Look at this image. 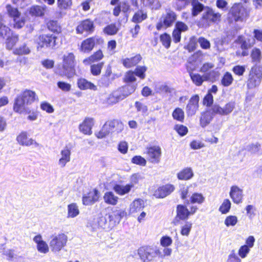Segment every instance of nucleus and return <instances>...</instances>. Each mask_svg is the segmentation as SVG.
I'll return each mask as SVG.
<instances>
[{"instance_id": "obj_1", "label": "nucleus", "mask_w": 262, "mask_h": 262, "mask_svg": "<svg viewBox=\"0 0 262 262\" xmlns=\"http://www.w3.org/2000/svg\"><path fill=\"white\" fill-rule=\"evenodd\" d=\"M235 108V102L230 101L222 107L217 104H214L211 107L206 109L202 113L200 120V125L205 127L211 121L214 116L217 114L221 116H227L230 114Z\"/></svg>"}, {"instance_id": "obj_2", "label": "nucleus", "mask_w": 262, "mask_h": 262, "mask_svg": "<svg viewBox=\"0 0 262 262\" xmlns=\"http://www.w3.org/2000/svg\"><path fill=\"white\" fill-rule=\"evenodd\" d=\"M35 98L36 94L34 92L26 90L15 98L13 104L14 111L19 114L24 112L30 114L31 111L26 110L25 106L31 104L34 101Z\"/></svg>"}, {"instance_id": "obj_3", "label": "nucleus", "mask_w": 262, "mask_h": 262, "mask_svg": "<svg viewBox=\"0 0 262 262\" xmlns=\"http://www.w3.org/2000/svg\"><path fill=\"white\" fill-rule=\"evenodd\" d=\"M249 16L246 8L240 4H235L231 8L229 17L235 21H243Z\"/></svg>"}, {"instance_id": "obj_4", "label": "nucleus", "mask_w": 262, "mask_h": 262, "mask_svg": "<svg viewBox=\"0 0 262 262\" xmlns=\"http://www.w3.org/2000/svg\"><path fill=\"white\" fill-rule=\"evenodd\" d=\"M262 79V67H252L249 73L247 86L249 89L259 85Z\"/></svg>"}, {"instance_id": "obj_5", "label": "nucleus", "mask_w": 262, "mask_h": 262, "mask_svg": "<svg viewBox=\"0 0 262 262\" xmlns=\"http://www.w3.org/2000/svg\"><path fill=\"white\" fill-rule=\"evenodd\" d=\"M160 253L159 250L150 246H143L138 250V254L143 262H150Z\"/></svg>"}, {"instance_id": "obj_6", "label": "nucleus", "mask_w": 262, "mask_h": 262, "mask_svg": "<svg viewBox=\"0 0 262 262\" xmlns=\"http://www.w3.org/2000/svg\"><path fill=\"white\" fill-rule=\"evenodd\" d=\"M6 10L9 15L13 18L14 28L19 29L24 26L25 19L24 17H20V13L17 8L12 7L10 5H7Z\"/></svg>"}, {"instance_id": "obj_7", "label": "nucleus", "mask_w": 262, "mask_h": 262, "mask_svg": "<svg viewBox=\"0 0 262 262\" xmlns=\"http://www.w3.org/2000/svg\"><path fill=\"white\" fill-rule=\"evenodd\" d=\"M147 70L146 67H137L134 72L129 71L127 72L124 78V80L126 83H132L136 80L135 76H138L141 79L145 77V72Z\"/></svg>"}, {"instance_id": "obj_8", "label": "nucleus", "mask_w": 262, "mask_h": 262, "mask_svg": "<svg viewBox=\"0 0 262 262\" xmlns=\"http://www.w3.org/2000/svg\"><path fill=\"white\" fill-rule=\"evenodd\" d=\"M221 15L218 12H215L212 9L206 7L202 14V21L209 24L211 23H216L221 20Z\"/></svg>"}, {"instance_id": "obj_9", "label": "nucleus", "mask_w": 262, "mask_h": 262, "mask_svg": "<svg viewBox=\"0 0 262 262\" xmlns=\"http://www.w3.org/2000/svg\"><path fill=\"white\" fill-rule=\"evenodd\" d=\"M176 19V14L173 11H170L163 18L161 19L160 21L157 24L156 28L158 30L162 28L166 29L172 26Z\"/></svg>"}, {"instance_id": "obj_10", "label": "nucleus", "mask_w": 262, "mask_h": 262, "mask_svg": "<svg viewBox=\"0 0 262 262\" xmlns=\"http://www.w3.org/2000/svg\"><path fill=\"white\" fill-rule=\"evenodd\" d=\"M75 67L77 70L79 67H56L55 72L61 76H66L68 78L72 77L74 75L79 76L81 73L80 71H76Z\"/></svg>"}, {"instance_id": "obj_11", "label": "nucleus", "mask_w": 262, "mask_h": 262, "mask_svg": "<svg viewBox=\"0 0 262 262\" xmlns=\"http://www.w3.org/2000/svg\"><path fill=\"white\" fill-rule=\"evenodd\" d=\"M67 242V236L64 234H59L51 241L50 245L53 251L58 252L66 245Z\"/></svg>"}, {"instance_id": "obj_12", "label": "nucleus", "mask_w": 262, "mask_h": 262, "mask_svg": "<svg viewBox=\"0 0 262 262\" xmlns=\"http://www.w3.org/2000/svg\"><path fill=\"white\" fill-rule=\"evenodd\" d=\"M199 96L196 94L190 98L186 107V112L188 116H192L195 114L199 109Z\"/></svg>"}, {"instance_id": "obj_13", "label": "nucleus", "mask_w": 262, "mask_h": 262, "mask_svg": "<svg viewBox=\"0 0 262 262\" xmlns=\"http://www.w3.org/2000/svg\"><path fill=\"white\" fill-rule=\"evenodd\" d=\"M147 155L149 160L152 163H158L161 156V148L159 146H152L147 148Z\"/></svg>"}, {"instance_id": "obj_14", "label": "nucleus", "mask_w": 262, "mask_h": 262, "mask_svg": "<svg viewBox=\"0 0 262 262\" xmlns=\"http://www.w3.org/2000/svg\"><path fill=\"white\" fill-rule=\"evenodd\" d=\"M176 213L177 215L173 220L175 224H178L180 220H187L189 216V210L184 205H178L176 208Z\"/></svg>"}, {"instance_id": "obj_15", "label": "nucleus", "mask_w": 262, "mask_h": 262, "mask_svg": "<svg viewBox=\"0 0 262 262\" xmlns=\"http://www.w3.org/2000/svg\"><path fill=\"white\" fill-rule=\"evenodd\" d=\"M174 190V187L172 184H167L160 186L157 189L154 195L156 198H164L171 193Z\"/></svg>"}, {"instance_id": "obj_16", "label": "nucleus", "mask_w": 262, "mask_h": 262, "mask_svg": "<svg viewBox=\"0 0 262 262\" xmlns=\"http://www.w3.org/2000/svg\"><path fill=\"white\" fill-rule=\"evenodd\" d=\"M56 37L52 34H42L38 37V43L41 47H54L56 45Z\"/></svg>"}, {"instance_id": "obj_17", "label": "nucleus", "mask_w": 262, "mask_h": 262, "mask_svg": "<svg viewBox=\"0 0 262 262\" xmlns=\"http://www.w3.org/2000/svg\"><path fill=\"white\" fill-rule=\"evenodd\" d=\"M99 198V192L97 189L90 191L82 196V203L84 205L89 206L94 204L97 202Z\"/></svg>"}, {"instance_id": "obj_18", "label": "nucleus", "mask_w": 262, "mask_h": 262, "mask_svg": "<svg viewBox=\"0 0 262 262\" xmlns=\"http://www.w3.org/2000/svg\"><path fill=\"white\" fill-rule=\"evenodd\" d=\"M125 212L121 209H115L112 212L106 214L109 222L112 225L119 224L122 217L125 215Z\"/></svg>"}, {"instance_id": "obj_19", "label": "nucleus", "mask_w": 262, "mask_h": 262, "mask_svg": "<svg viewBox=\"0 0 262 262\" xmlns=\"http://www.w3.org/2000/svg\"><path fill=\"white\" fill-rule=\"evenodd\" d=\"M94 30V23L90 19L82 21L76 28V32L79 34H82L84 32L92 33Z\"/></svg>"}, {"instance_id": "obj_20", "label": "nucleus", "mask_w": 262, "mask_h": 262, "mask_svg": "<svg viewBox=\"0 0 262 262\" xmlns=\"http://www.w3.org/2000/svg\"><path fill=\"white\" fill-rule=\"evenodd\" d=\"M207 68L203 74V77L205 81H210L213 82L215 81L219 77L220 73L216 70H212L213 67H202L201 70H204Z\"/></svg>"}, {"instance_id": "obj_21", "label": "nucleus", "mask_w": 262, "mask_h": 262, "mask_svg": "<svg viewBox=\"0 0 262 262\" xmlns=\"http://www.w3.org/2000/svg\"><path fill=\"white\" fill-rule=\"evenodd\" d=\"M101 40L98 37H93L86 39L83 41L81 45L80 49L82 52H89L94 48L96 41Z\"/></svg>"}, {"instance_id": "obj_22", "label": "nucleus", "mask_w": 262, "mask_h": 262, "mask_svg": "<svg viewBox=\"0 0 262 262\" xmlns=\"http://www.w3.org/2000/svg\"><path fill=\"white\" fill-rule=\"evenodd\" d=\"M230 196L234 203L239 204L242 202L243 190L237 186H233L231 187Z\"/></svg>"}, {"instance_id": "obj_23", "label": "nucleus", "mask_w": 262, "mask_h": 262, "mask_svg": "<svg viewBox=\"0 0 262 262\" xmlns=\"http://www.w3.org/2000/svg\"><path fill=\"white\" fill-rule=\"evenodd\" d=\"M125 98L121 90L118 88L109 95L107 98V103L110 104H116Z\"/></svg>"}, {"instance_id": "obj_24", "label": "nucleus", "mask_w": 262, "mask_h": 262, "mask_svg": "<svg viewBox=\"0 0 262 262\" xmlns=\"http://www.w3.org/2000/svg\"><path fill=\"white\" fill-rule=\"evenodd\" d=\"M33 241L37 244V249L39 252L46 253L49 251L48 246L45 242L42 240L40 235H36L33 238Z\"/></svg>"}, {"instance_id": "obj_25", "label": "nucleus", "mask_w": 262, "mask_h": 262, "mask_svg": "<svg viewBox=\"0 0 262 262\" xmlns=\"http://www.w3.org/2000/svg\"><path fill=\"white\" fill-rule=\"evenodd\" d=\"M134 187L133 184H127L126 185L115 184L113 187V190L119 195H123L128 193Z\"/></svg>"}, {"instance_id": "obj_26", "label": "nucleus", "mask_w": 262, "mask_h": 262, "mask_svg": "<svg viewBox=\"0 0 262 262\" xmlns=\"http://www.w3.org/2000/svg\"><path fill=\"white\" fill-rule=\"evenodd\" d=\"M61 157L59 160L58 164L61 167H63L70 161L71 151L67 147H66L61 151Z\"/></svg>"}, {"instance_id": "obj_27", "label": "nucleus", "mask_w": 262, "mask_h": 262, "mask_svg": "<svg viewBox=\"0 0 262 262\" xmlns=\"http://www.w3.org/2000/svg\"><path fill=\"white\" fill-rule=\"evenodd\" d=\"M48 11V8L46 5L34 6L30 9V13L35 16H42Z\"/></svg>"}, {"instance_id": "obj_28", "label": "nucleus", "mask_w": 262, "mask_h": 262, "mask_svg": "<svg viewBox=\"0 0 262 262\" xmlns=\"http://www.w3.org/2000/svg\"><path fill=\"white\" fill-rule=\"evenodd\" d=\"M77 84L78 88L82 90L90 89L95 91L97 89L96 86L84 78L79 79L77 81Z\"/></svg>"}, {"instance_id": "obj_29", "label": "nucleus", "mask_w": 262, "mask_h": 262, "mask_svg": "<svg viewBox=\"0 0 262 262\" xmlns=\"http://www.w3.org/2000/svg\"><path fill=\"white\" fill-rule=\"evenodd\" d=\"M17 142L22 145L30 146L36 142L32 139H28L26 132L21 133L16 138Z\"/></svg>"}, {"instance_id": "obj_30", "label": "nucleus", "mask_w": 262, "mask_h": 262, "mask_svg": "<svg viewBox=\"0 0 262 262\" xmlns=\"http://www.w3.org/2000/svg\"><path fill=\"white\" fill-rule=\"evenodd\" d=\"M193 176V172L190 167H187L183 169L177 174L178 178L179 180H188Z\"/></svg>"}, {"instance_id": "obj_31", "label": "nucleus", "mask_w": 262, "mask_h": 262, "mask_svg": "<svg viewBox=\"0 0 262 262\" xmlns=\"http://www.w3.org/2000/svg\"><path fill=\"white\" fill-rule=\"evenodd\" d=\"M103 199L106 204L115 205L118 203V198L113 192L107 191L104 193Z\"/></svg>"}, {"instance_id": "obj_32", "label": "nucleus", "mask_w": 262, "mask_h": 262, "mask_svg": "<svg viewBox=\"0 0 262 262\" xmlns=\"http://www.w3.org/2000/svg\"><path fill=\"white\" fill-rule=\"evenodd\" d=\"M238 41L241 45V48L242 49L246 50L252 47L255 42L253 38L246 39L242 36L238 38Z\"/></svg>"}, {"instance_id": "obj_33", "label": "nucleus", "mask_w": 262, "mask_h": 262, "mask_svg": "<svg viewBox=\"0 0 262 262\" xmlns=\"http://www.w3.org/2000/svg\"><path fill=\"white\" fill-rule=\"evenodd\" d=\"M103 57V54L101 51L99 50L95 52L93 55L89 57L87 59H85L83 61V63L85 64H91L95 62H97Z\"/></svg>"}, {"instance_id": "obj_34", "label": "nucleus", "mask_w": 262, "mask_h": 262, "mask_svg": "<svg viewBox=\"0 0 262 262\" xmlns=\"http://www.w3.org/2000/svg\"><path fill=\"white\" fill-rule=\"evenodd\" d=\"M142 60V57L140 55L138 54L131 58H126L122 59V64L124 66L127 64L130 66H136L140 63Z\"/></svg>"}, {"instance_id": "obj_35", "label": "nucleus", "mask_w": 262, "mask_h": 262, "mask_svg": "<svg viewBox=\"0 0 262 262\" xmlns=\"http://www.w3.org/2000/svg\"><path fill=\"white\" fill-rule=\"evenodd\" d=\"M63 66H72L76 64L75 57L72 53H66L62 57Z\"/></svg>"}, {"instance_id": "obj_36", "label": "nucleus", "mask_w": 262, "mask_h": 262, "mask_svg": "<svg viewBox=\"0 0 262 262\" xmlns=\"http://www.w3.org/2000/svg\"><path fill=\"white\" fill-rule=\"evenodd\" d=\"M125 98L128 96L135 91L136 85L134 83H128L119 88Z\"/></svg>"}, {"instance_id": "obj_37", "label": "nucleus", "mask_w": 262, "mask_h": 262, "mask_svg": "<svg viewBox=\"0 0 262 262\" xmlns=\"http://www.w3.org/2000/svg\"><path fill=\"white\" fill-rule=\"evenodd\" d=\"M144 207V203L142 199H138L135 200L130 204V212L132 213L137 212L143 208Z\"/></svg>"}, {"instance_id": "obj_38", "label": "nucleus", "mask_w": 262, "mask_h": 262, "mask_svg": "<svg viewBox=\"0 0 262 262\" xmlns=\"http://www.w3.org/2000/svg\"><path fill=\"white\" fill-rule=\"evenodd\" d=\"M190 3H191L192 6L191 12L193 16H196L203 10L204 11L205 8H204L203 5L200 3L198 0H192Z\"/></svg>"}, {"instance_id": "obj_39", "label": "nucleus", "mask_w": 262, "mask_h": 262, "mask_svg": "<svg viewBox=\"0 0 262 262\" xmlns=\"http://www.w3.org/2000/svg\"><path fill=\"white\" fill-rule=\"evenodd\" d=\"M79 214V210L76 203H72L68 206V217L73 218Z\"/></svg>"}, {"instance_id": "obj_40", "label": "nucleus", "mask_w": 262, "mask_h": 262, "mask_svg": "<svg viewBox=\"0 0 262 262\" xmlns=\"http://www.w3.org/2000/svg\"><path fill=\"white\" fill-rule=\"evenodd\" d=\"M147 18V14L143 10L136 12L132 18V21L135 23H139Z\"/></svg>"}, {"instance_id": "obj_41", "label": "nucleus", "mask_w": 262, "mask_h": 262, "mask_svg": "<svg viewBox=\"0 0 262 262\" xmlns=\"http://www.w3.org/2000/svg\"><path fill=\"white\" fill-rule=\"evenodd\" d=\"M172 116L174 120L183 122L184 120V112L182 108L177 107L173 110Z\"/></svg>"}, {"instance_id": "obj_42", "label": "nucleus", "mask_w": 262, "mask_h": 262, "mask_svg": "<svg viewBox=\"0 0 262 262\" xmlns=\"http://www.w3.org/2000/svg\"><path fill=\"white\" fill-rule=\"evenodd\" d=\"M119 30V28L114 24L107 25L103 29L104 32L109 35H113L117 34Z\"/></svg>"}, {"instance_id": "obj_43", "label": "nucleus", "mask_w": 262, "mask_h": 262, "mask_svg": "<svg viewBox=\"0 0 262 262\" xmlns=\"http://www.w3.org/2000/svg\"><path fill=\"white\" fill-rule=\"evenodd\" d=\"M108 123L105 122L102 126L101 130L96 134V137L99 139H102L107 136L111 132L110 129L107 125Z\"/></svg>"}, {"instance_id": "obj_44", "label": "nucleus", "mask_w": 262, "mask_h": 262, "mask_svg": "<svg viewBox=\"0 0 262 262\" xmlns=\"http://www.w3.org/2000/svg\"><path fill=\"white\" fill-rule=\"evenodd\" d=\"M233 81V78L231 73L226 72L221 80V83L224 86L230 85Z\"/></svg>"}, {"instance_id": "obj_45", "label": "nucleus", "mask_w": 262, "mask_h": 262, "mask_svg": "<svg viewBox=\"0 0 262 262\" xmlns=\"http://www.w3.org/2000/svg\"><path fill=\"white\" fill-rule=\"evenodd\" d=\"M231 203L229 199L224 200L223 203L219 208V211L222 214L227 213L231 208Z\"/></svg>"}, {"instance_id": "obj_46", "label": "nucleus", "mask_w": 262, "mask_h": 262, "mask_svg": "<svg viewBox=\"0 0 262 262\" xmlns=\"http://www.w3.org/2000/svg\"><path fill=\"white\" fill-rule=\"evenodd\" d=\"M189 75L193 82L196 85H201L205 80L203 75L202 76L199 74H194L192 72H189Z\"/></svg>"}, {"instance_id": "obj_47", "label": "nucleus", "mask_w": 262, "mask_h": 262, "mask_svg": "<svg viewBox=\"0 0 262 262\" xmlns=\"http://www.w3.org/2000/svg\"><path fill=\"white\" fill-rule=\"evenodd\" d=\"M205 198L201 193H194L190 197V202L192 204H202L204 202Z\"/></svg>"}, {"instance_id": "obj_48", "label": "nucleus", "mask_w": 262, "mask_h": 262, "mask_svg": "<svg viewBox=\"0 0 262 262\" xmlns=\"http://www.w3.org/2000/svg\"><path fill=\"white\" fill-rule=\"evenodd\" d=\"M160 41L162 45L167 49L169 48L170 46L171 37L167 34L164 33L161 34L160 37Z\"/></svg>"}, {"instance_id": "obj_49", "label": "nucleus", "mask_w": 262, "mask_h": 262, "mask_svg": "<svg viewBox=\"0 0 262 262\" xmlns=\"http://www.w3.org/2000/svg\"><path fill=\"white\" fill-rule=\"evenodd\" d=\"M213 103V97L212 94L207 93L203 100V104L208 107H211Z\"/></svg>"}, {"instance_id": "obj_50", "label": "nucleus", "mask_w": 262, "mask_h": 262, "mask_svg": "<svg viewBox=\"0 0 262 262\" xmlns=\"http://www.w3.org/2000/svg\"><path fill=\"white\" fill-rule=\"evenodd\" d=\"M237 217L235 215H229L226 217L225 220V224L226 226H234L237 223Z\"/></svg>"}, {"instance_id": "obj_51", "label": "nucleus", "mask_w": 262, "mask_h": 262, "mask_svg": "<svg viewBox=\"0 0 262 262\" xmlns=\"http://www.w3.org/2000/svg\"><path fill=\"white\" fill-rule=\"evenodd\" d=\"M133 164L139 165L140 166H145L146 164V160L141 156H135L131 160Z\"/></svg>"}, {"instance_id": "obj_52", "label": "nucleus", "mask_w": 262, "mask_h": 262, "mask_svg": "<svg viewBox=\"0 0 262 262\" xmlns=\"http://www.w3.org/2000/svg\"><path fill=\"white\" fill-rule=\"evenodd\" d=\"M72 5V0H57L58 7L60 9H69L71 7Z\"/></svg>"}, {"instance_id": "obj_53", "label": "nucleus", "mask_w": 262, "mask_h": 262, "mask_svg": "<svg viewBox=\"0 0 262 262\" xmlns=\"http://www.w3.org/2000/svg\"><path fill=\"white\" fill-rule=\"evenodd\" d=\"M260 147V144L257 142L248 145L247 147V149L251 153L255 154L258 152L259 151Z\"/></svg>"}, {"instance_id": "obj_54", "label": "nucleus", "mask_w": 262, "mask_h": 262, "mask_svg": "<svg viewBox=\"0 0 262 262\" xmlns=\"http://www.w3.org/2000/svg\"><path fill=\"white\" fill-rule=\"evenodd\" d=\"M48 29L54 32H59L60 27L56 21L51 20L47 24Z\"/></svg>"}, {"instance_id": "obj_55", "label": "nucleus", "mask_w": 262, "mask_h": 262, "mask_svg": "<svg viewBox=\"0 0 262 262\" xmlns=\"http://www.w3.org/2000/svg\"><path fill=\"white\" fill-rule=\"evenodd\" d=\"M157 92L159 93L165 94H171L173 91V89L170 88L167 85L162 84L157 87Z\"/></svg>"}, {"instance_id": "obj_56", "label": "nucleus", "mask_w": 262, "mask_h": 262, "mask_svg": "<svg viewBox=\"0 0 262 262\" xmlns=\"http://www.w3.org/2000/svg\"><path fill=\"white\" fill-rule=\"evenodd\" d=\"M174 29L181 33L186 32L188 30L189 27L185 23L178 21L176 23Z\"/></svg>"}, {"instance_id": "obj_57", "label": "nucleus", "mask_w": 262, "mask_h": 262, "mask_svg": "<svg viewBox=\"0 0 262 262\" xmlns=\"http://www.w3.org/2000/svg\"><path fill=\"white\" fill-rule=\"evenodd\" d=\"M192 223L189 222H186L185 224L182 227L181 234L184 236H188L192 228Z\"/></svg>"}, {"instance_id": "obj_58", "label": "nucleus", "mask_w": 262, "mask_h": 262, "mask_svg": "<svg viewBox=\"0 0 262 262\" xmlns=\"http://www.w3.org/2000/svg\"><path fill=\"white\" fill-rule=\"evenodd\" d=\"M2 254L5 255L7 259L9 261H13L16 255L14 253V251L12 249H4Z\"/></svg>"}, {"instance_id": "obj_59", "label": "nucleus", "mask_w": 262, "mask_h": 262, "mask_svg": "<svg viewBox=\"0 0 262 262\" xmlns=\"http://www.w3.org/2000/svg\"><path fill=\"white\" fill-rule=\"evenodd\" d=\"M135 106L137 111L141 112L143 115L146 114L147 112V106L139 101H136L135 102Z\"/></svg>"}, {"instance_id": "obj_60", "label": "nucleus", "mask_w": 262, "mask_h": 262, "mask_svg": "<svg viewBox=\"0 0 262 262\" xmlns=\"http://www.w3.org/2000/svg\"><path fill=\"white\" fill-rule=\"evenodd\" d=\"M30 53V49L26 46V45H24L22 46L19 47L14 51V53L16 54H28Z\"/></svg>"}, {"instance_id": "obj_61", "label": "nucleus", "mask_w": 262, "mask_h": 262, "mask_svg": "<svg viewBox=\"0 0 262 262\" xmlns=\"http://www.w3.org/2000/svg\"><path fill=\"white\" fill-rule=\"evenodd\" d=\"M174 129L181 136H184L188 133L187 127L183 125H176L174 126Z\"/></svg>"}, {"instance_id": "obj_62", "label": "nucleus", "mask_w": 262, "mask_h": 262, "mask_svg": "<svg viewBox=\"0 0 262 262\" xmlns=\"http://www.w3.org/2000/svg\"><path fill=\"white\" fill-rule=\"evenodd\" d=\"M251 57L255 61H259L261 59V51L257 48H254L251 53Z\"/></svg>"}, {"instance_id": "obj_63", "label": "nucleus", "mask_w": 262, "mask_h": 262, "mask_svg": "<svg viewBox=\"0 0 262 262\" xmlns=\"http://www.w3.org/2000/svg\"><path fill=\"white\" fill-rule=\"evenodd\" d=\"M10 29L3 23V26L0 28V36L3 38L9 37Z\"/></svg>"}, {"instance_id": "obj_64", "label": "nucleus", "mask_w": 262, "mask_h": 262, "mask_svg": "<svg viewBox=\"0 0 262 262\" xmlns=\"http://www.w3.org/2000/svg\"><path fill=\"white\" fill-rule=\"evenodd\" d=\"M40 108L48 113H52L54 111L52 105L47 102H42L40 104Z\"/></svg>"}]
</instances>
